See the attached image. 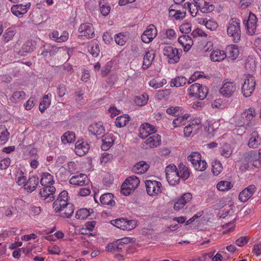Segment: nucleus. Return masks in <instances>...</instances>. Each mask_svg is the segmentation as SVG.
Returning <instances> with one entry per match:
<instances>
[{"label":"nucleus","mask_w":261,"mask_h":261,"mask_svg":"<svg viewBox=\"0 0 261 261\" xmlns=\"http://www.w3.org/2000/svg\"><path fill=\"white\" fill-rule=\"evenodd\" d=\"M243 23L249 34L253 35L255 34L257 27V18L254 14L250 12L247 19L244 20Z\"/></svg>","instance_id":"11"},{"label":"nucleus","mask_w":261,"mask_h":261,"mask_svg":"<svg viewBox=\"0 0 261 261\" xmlns=\"http://www.w3.org/2000/svg\"><path fill=\"white\" fill-rule=\"evenodd\" d=\"M148 99L149 96L147 94L144 93L135 96L134 101L137 105L139 106H143L147 103Z\"/></svg>","instance_id":"43"},{"label":"nucleus","mask_w":261,"mask_h":261,"mask_svg":"<svg viewBox=\"0 0 261 261\" xmlns=\"http://www.w3.org/2000/svg\"><path fill=\"white\" fill-rule=\"evenodd\" d=\"M201 154L197 152H192L188 156V160L191 162L193 166L201 160Z\"/></svg>","instance_id":"53"},{"label":"nucleus","mask_w":261,"mask_h":261,"mask_svg":"<svg viewBox=\"0 0 261 261\" xmlns=\"http://www.w3.org/2000/svg\"><path fill=\"white\" fill-rule=\"evenodd\" d=\"M38 184V177L37 176H33L26 181L25 184L24 185V187L25 190L28 192L31 193L35 190Z\"/></svg>","instance_id":"25"},{"label":"nucleus","mask_w":261,"mask_h":261,"mask_svg":"<svg viewBox=\"0 0 261 261\" xmlns=\"http://www.w3.org/2000/svg\"><path fill=\"white\" fill-rule=\"evenodd\" d=\"M88 51L93 57H97L100 52L98 44L96 42H92L88 46Z\"/></svg>","instance_id":"45"},{"label":"nucleus","mask_w":261,"mask_h":261,"mask_svg":"<svg viewBox=\"0 0 261 261\" xmlns=\"http://www.w3.org/2000/svg\"><path fill=\"white\" fill-rule=\"evenodd\" d=\"M51 97V94L50 93H48L43 97L39 106V109L41 112H43L50 106L51 100L49 98Z\"/></svg>","instance_id":"36"},{"label":"nucleus","mask_w":261,"mask_h":261,"mask_svg":"<svg viewBox=\"0 0 261 261\" xmlns=\"http://www.w3.org/2000/svg\"><path fill=\"white\" fill-rule=\"evenodd\" d=\"M40 181L43 186H51L54 183V177L49 173L43 172L41 174Z\"/></svg>","instance_id":"33"},{"label":"nucleus","mask_w":261,"mask_h":261,"mask_svg":"<svg viewBox=\"0 0 261 261\" xmlns=\"http://www.w3.org/2000/svg\"><path fill=\"white\" fill-rule=\"evenodd\" d=\"M90 145L86 141L79 140L75 144L74 151L76 154L83 156L88 152Z\"/></svg>","instance_id":"18"},{"label":"nucleus","mask_w":261,"mask_h":261,"mask_svg":"<svg viewBox=\"0 0 261 261\" xmlns=\"http://www.w3.org/2000/svg\"><path fill=\"white\" fill-rule=\"evenodd\" d=\"M256 187L254 185L248 186L242 191L239 196V200L242 202H246L255 193Z\"/></svg>","instance_id":"16"},{"label":"nucleus","mask_w":261,"mask_h":261,"mask_svg":"<svg viewBox=\"0 0 261 261\" xmlns=\"http://www.w3.org/2000/svg\"><path fill=\"white\" fill-rule=\"evenodd\" d=\"M79 32L81 36H84L87 39L93 38L95 35L93 25L90 23L81 24L79 28Z\"/></svg>","instance_id":"13"},{"label":"nucleus","mask_w":261,"mask_h":261,"mask_svg":"<svg viewBox=\"0 0 261 261\" xmlns=\"http://www.w3.org/2000/svg\"><path fill=\"white\" fill-rule=\"evenodd\" d=\"M10 133L4 125H0V141L6 143L9 139Z\"/></svg>","instance_id":"44"},{"label":"nucleus","mask_w":261,"mask_h":261,"mask_svg":"<svg viewBox=\"0 0 261 261\" xmlns=\"http://www.w3.org/2000/svg\"><path fill=\"white\" fill-rule=\"evenodd\" d=\"M187 82V79L184 76H177L171 80V87H179L185 85Z\"/></svg>","instance_id":"40"},{"label":"nucleus","mask_w":261,"mask_h":261,"mask_svg":"<svg viewBox=\"0 0 261 261\" xmlns=\"http://www.w3.org/2000/svg\"><path fill=\"white\" fill-rule=\"evenodd\" d=\"M232 184L226 180L219 181L217 185V188L220 191H225L230 190L232 187Z\"/></svg>","instance_id":"50"},{"label":"nucleus","mask_w":261,"mask_h":261,"mask_svg":"<svg viewBox=\"0 0 261 261\" xmlns=\"http://www.w3.org/2000/svg\"><path fill=\"white\" fill-rule=\"evenodd\" d=\"M88 131L91 134L98 138V136L102 135L105 133V129L102 122L99 121L91 123L88 127Z\"/></svg>","instance_id":"17"},{"label":"nucleus","mask_w":261,"mask_h":261,"mask_svg":"<svg viewBox=\"0 0 261 261\" xmlns=\"http://www.w3.org/2000/svg\"><path fill=\"white\" fill-rule=\"evenodd\" d=\"M36 48V42L32 40H28L24 42L18 52L19 55L26 56L29 53H31Z\"/></svg>","instance_id":"21"},{"label":"nucleus","mask_w":261,"mask_h":261,"mask_svg":"<svg viewBox=\"0 0 261 261\" xmlns=\"http://www.w3.org/2000/svg\"><path fill=\"white\" fill-rule=\"evenodd\" d=\"M30 6V3L27 4L25 5L22 4L14 5L11 7V10L14 15L20 17L27 12Z\"/></svg>","instance_id":"23"},{"label":"nucleus","mask_w":261,"mask_h":261,"mask_svg":"<svg viewBox=\"0 0 261 261\" xmlns=\"http://www.w3.org/2000/svg\"><path fill=\"white\" fill-rule=\"evenodd\" d=\"M25 98V93L22 91H15L10 98V100L13 103H17L21 101Z\"/></svg>","instance_id":"38"},{"label":"nucleus","mask_w":261,"mask_h":261,"mask_svg":"<svg viewBox=\"0 0 261 261\" xmlns=\"http://www.w3.org/2000/svg\"><path fill=\"white\" fill-rule=\"evenodd\" d=\"M100 201L103 205L113 206L115 204V200H114V196L112 193H110L102 195L100 197Z\"/></svg>","instance_id":"35"},{"label":"nucleus","mask_w":261,"mask_h":261,"mask_svg":"<svg viewBox=\"0 0 261 261\" xmlns=\"http://www.w3.org/2000/svg\"><path fill=\"white\" fill-rule=\"evenodd\" d=\"M228 51V58H231L232 60L235 59L238 56L239 51L237 47H230L227 48Z\"/></svg>","instance_id":"60"},{"label":"nucleus","mask_w":261,"mask_h":261,"mask_svg":"<svg viewBox=\"0 0 261 261\" xmlns=\"http://www.w3.org/2000/svg\"><path fill=\"white\" fill-rule=\"evenodd\" d=\"M161 136L156 134H153L148 138L145 141L146 148H152L159 146L161 144Z\"/></svg>","instance_id":"24"},{"label":"nucleus","mask_w":261,"mask_h":261,"mask_svg":"<svg viewBox=\"0 0 261 261\" xmlns=\"http://www.w3.org/2000/svg\"><path fill=\"white\" fill-rule=\"evenodd\" d=\"M74 205L72 203H69L64 208L59 211V215L63 218H69L71 217L74 212Z\"/></svg>","instance_id":"32"},{"label":"nucleus","mask_w":261,"mask_h":261,"mask_svg":"<svg viewBox=\"0 0 261 261\" xmlns=\"http://www.w3.org/2000/svg\"><path fill=\"white\" fill-rule=\"evenodd\" d=\"M194 7H196V11L199 10L203 13H209L215 9L213 4L210 3L209 0H193Z\"/></svg>","instance_id":"9"},{"label":"nucleus","mask_w":261,"mask_h":261,"mask_svg":"<svg viewBox=\"0 0 261 261\" xmlns=\"http://www.w3.org/2000/svg\"><path fill=\"white\" fill-rule=\"evenodd\" d=\"M99 4L100 7V11L102 15H108L109 14L111 10L110 6L107 4H102L101 2H99Z\"/></svg>","instance_id":"59"},{"label":"nucleus","mask_w":261,"mask_h":261,"mask_svg":"<svg viewBox=\"0 0 261 261\" xmlns=\"http://www.w3.org/2000/svg\"><path fill=\"white\" fill-rule=\"evenodd\" d=\"M130 117L128 115L118 116L115 121V124L118 127H122L126 125L129 121Z\"/></svg>","instance_id":"42"},{"label":"nucleus","mask_w":261,"mask_h":261,"mask_svg":"<svg viewBox=\"0 0 261 261\" xmlns=\"http://www.w3.org/2000/svg\"><path fill=\"white\" fill-rule=\"evenodd\" d=\"M236 90V86L233 82L224 81L222 87L220 89V93L226 97H230Z\"/></svg>","instance_id":"14"},{"label":"nucleus","mask_w":261,"mask_h":261,"mask_svg":"<svg viewBox=\"0 0 261 261\" xmlns=\"http://www.w3.org/2000/svg\"><path fill=\"white\" fill-rule=\"evenodd\" d=\"M226 57V53L224 50L219 49L213 50L210 55V59L212 62H221Z\"/></svg>","instance_id":"29"},{"label":"nucleus","mask_w":261,"mask_h":261,"mask_svg":"<svg viewBox=\"0 0 261 261\" xmlns=\"http://www.w3.org/2000/svg\"><path fill=\"white\" fill-rule=\"evenodd\" d=\"M191 97H194L200 99H204L208 94L207 88L198 83L192 85L188 89Z\"/></svg>","instance_id":"2"},{"label":"nucleus","mask_w":261,"mask_h":261,"mask_svg":"<svg viewBox=\"0 0 261 261\" xmlns=\"http://www.w3.org/2000/svg\"><path fill=\"white\" fill-rule=\"evenodd\" d=\"M178 42L184 47L185 51H188L192 46L193 43L192 38L186 35L180 36L178 39Z\"/></svg>","instance_id":"27"},{"label":"nucleus","mask_w":261,"mask_h":261,"mask_svg":"<svg viewBox=\"0 0 261 261\" xmlns=\"http://www.w3.org/2000/svg\"><path fill=\"white\" fill-rule=\"evenodd\" d=\"M243 158L245 160L249 163L253 162L252 165L256 167H258L260 166L254 163V162L258 160V155L256 152L254 151H251L248 152H246L244 154Z\"/></svg>","instance_id":"34"},{"label":"nucleus","mask_w":261,"mask_h":261,"mask_svg":"<svg viewBox=\"0 0 261 261\" xmlns=\"http://www.w3.org/2000/svg\"><path fill=\"white\" fill-rule=\"evenodd\" d=\"M75 139V136L73 132L68 131L64 134L61 137L62 142L64 144L71 143L74 141Z\"/></svg>","instance_id":"49"},{"label":"nucleus","mask_w":261,"mask_h":261,"mask_svg":"<svg viewBox=\"0 0 261 261\" xmlns=\"http://www.w3.org/2000/svg\"><path fill=\"white\" fill-rule=\"evenodd\" d=\"M88 179L87 176L83 173L73 176L69 179V183L71 185H74L77 186H83L88 184Z\"/></svg>","instance_id":"22"},{"label":"nucleus","mask_w":261,"mask_h":261,"mask_svg":"<svg viewBox=\"0 0 261 261\" xmlns=\"http://www.w3.org/2000/svg\"><path fill=\"white\" fill-rule=\"evenodd\" d=\"M232 153V150L230 146L228 144L223 145L220 150V154L222 156L228 158L231 156Z\"/></svg>","instance_id":"52"},{"label":"nucleus","mask_w":261,"mask_h":261,"mask_svg":"<svg viewBox=\"0 0 261 261\" xmlns=\"http://www.w3.org/2000/svg\"><path fill=\"white\" fill-rule=\"evenodd\" d=\"M212 171L214 175H219L223 170V166L218 160H215L212 163Z\"/></svg>","instance_id":"47"},{"label":"nucleus","mask_w":261,"mask_h":261,"mask_svg":"<svg viewBox=\"0 0 261 261\" xmlns=\"http://www.w3.org/2000/svg\"><path fill=\"white\" fill-rule=\"evenodd\" d=\"M182 110V109L180 107H171L167 109L166 112L168 114L175 116H178L180 114H181Z\"/></svg>","instance_id":"54"},{"label":"nucleus","mask_w":261,"mask_h":261,"mask_svg":"<svg viewBox=\"0 0 261 261\" xmlns=\"http://www.w3.org/2000/svg\"><path fill=\"white\" fill-rule=\"evenodd\" d=\"M50 38L53 40H54L57 42H62L66 41L69 36V34L67 32L64 31L62 34L59 35V33L57 31H54L50 35Z\"/></svg>","instance_id":"30"},{"label":"nucleus","mask_w":261,"mask_h":261,"mask_svg":"<svg viewBox=\"0 0 261 261\" xmlns=\"http://www.w3.org/2000/svg\"><path fill=\"white\" fill-rule=\"evenodd\" d=\"M125 182L131 187L132 189L135 190L138 187L140 184V180L138 177L135 175H133L127 177L125 180Z\"/></svg>","instance_id":"41"},{"label":"nucleus","mask_w":261,"mask_h":261,"mask_svg":"<svg viewBox=\"0 0 261 261\" xmlns=\"http://www.w3.org/2000/svg\"><path fill=\"white\" fill-rule=\"evenodd\" d=\"M69 174H72L76 171V164L75 162L71 161L68 163L66 168H63Z\"/></svg>","instance_id":"62"},{"label":"nucleus","mask_w":261,"mask_h":261,"mask_svg":"<svg viewBox=\"0 0 261 261\" xmlns=\"http://www.w3.org/2000/svg\"><path fill=\"white\" fill-rule=\"evenodd\" d=\"M123 248L117 240L112 243L109 244L106 247V250L109 252H120Z\"/></svg>","instance_id":"46"},{"label":"nucleus","mask_w":261,"mask_h":261,"mask_svg":"<svg viewBox=\"0 0 261 261\" xmlns=\"http://www.w3.org/2000/svg\"><path fill=\"white\" fill-rule=\"evenodd\" d=\"M68 175L69 174L66 172V170L63 168L60 169L59 171L56 173V176L61 181L66 180L68 178Z\"/></svg>","instance_id":"61"},{"label":"nucleus","mask_w":261,"mask_h":261,"mask_svg":"<svg viewBox=\"0 0 261 261\" xmlns=\"http://www.w3.org/2000/svg\"><path fill=\"white\" fill-rule=\"evenodd\" d=\"M16 34V31L14 30H7L6 32L3 35L4 41L5 43H8L11 40Z\"/></svg>","instance_id":"58"},{"label":"nucleus","mask_w":261,"mask_h":261,"mask_svg":"<svg viewBox=\"0 0 261 261\" xmlns=\"http://www.w3.org/2000/svg\"><path fill=\"white\" fill-rule=\"evenodd\" d=\"M155 55V51L153 49L145 51L142 66L143 69H147L150 66L154 59Z\"/></svg>","instance_id":"20"},{"label":"nucleus","mask_w":261,"mask_h":261,"mask_svg":"<svg viewBox=\"0 0 261 261\" xmlns=\"http://www.w3.org/2000/svg\"><path fill=\"white\" fill-rule=\"evenodd\" d=\"M149 167V165L145 161H141L134 165L132 170L135 173L142 174L147 171Z\"/></svg>","instance_id":"26"},{"label":"nucleus","mask_w":261,"mask_h":261,"mask_svg":"<svg viewBox=\"0 0 261 261\" xmlns=\"http://www.w3.org/2000/svg\"><path fill=\"white\" fill-rule=\"evenodd\" d=\"M178 168L180 178H181L184 180L187 179L190 174L189 168L181 163L179 165Z\"/></svg>","instance_id":"39"},{"label":"nucleus","mask_w":261,"mask_h":261,"mask_svg":"<svg viewBox=\"0 0 261 261\" xmlns=\"http://www.w3.org/2000/svg\"><path fill=\"white\" fill-rule=\"evenodd\" d=\"M166 178L170 185L178 184L180 180L179 173L174 165H169L165 169Z\"/></svg>","instance_id":"5"},{"label":"nucleus","mask_w":261,"mask_h":261,"mask_svg":"<svg viewBox=\"0 0 261 261\" xmlns=\"http://www.w3.org/2000/svg\"><path fill=\"white\" fill-rule=\"evenodd\" d=\"M163 54L168 60L170 64H175L179 61L182 50L171 46H166L163 49Z\"/></svg>","instance_id":"4"},{"label":"nucleus","mask_w":261,"mask_h":261,"mask_svg":"<svg viewBox=\"0 0 261 261\" xmlns=\"http://www.w3.org/2000/svg\"><path fill=\"white\" fill-rule=\"evenodd\" d=\"M227 35L231 37L234 43H238L240 40L241 31L240 21L236 18H231L227 23Z\"/></svg>","instance_id":"1"},{"label":"nucleus","mask_w":261,"mask_h":261,"mask_svg":"<svg viewBox=\"0 0 261 261\" xmlns=\"http://www.w3.org/2000/svg\"><path fill=\"white\" fill-rule=\"evenodd\" d=\"M102 141V144L101 148L103 150H107L113 146L114 141L112 134L103 135Z\"/></svg>","instance_id":"31"},{"label":"nucleus","mask_w":261,"mask_h":261,"mask_svg":"<svg viewBox=\"0 0 261 261\" xmlns=\"http://www.w3.org/2000/svg\"><path fill=\"white\" fill-rule=\"evenodd\" d=\"M255 85L256 82L254 76L250 74L246 75L242 86V93L244 96H250L254 91Z\"/></svg>","instance_id":"3"},{"label":"nucleus","mask_w":261,"mask_h":261,"mask_svg":"<svg viewBox=\"0 0 261 261\" xmlns=\"http://www.w3.org/2000/svg\"><path fill=\"white\" fill-rule=\"evenodd\" d=\"M195 170L198 171H204L207 168V163L204 160H200L198 163L195 164L193 166Z\"/></svg>","instance_id":"64"},{"label":"nucleus","mask_w":261,"mask_h":261,"mask_svg":"<svg viewBox=\"0 0 261 261\" xmlns=\"http://www.w3.org/2000/svg\"><path fill=\"white\" fill-rule=\"evenodd\" d=\"M156 130V128L155 126L148 123H144L140 127V137L143 139L147 138L149 135L155 134Z\"/></svg>","instance_id":"15"},{"label":"nucleus","mask_w":261,"mask_h":261,"mask_svg":"<svg viewBox=\"0 0 261 261\" xmlns=\"http://www.w3.org/2000/svg\"><path fill=\"white\" fill-rule=\"evenodd\" d=\"M27 178L24 175L22 171H19L16 175V181L19 186L23 185L25 184Z\"/></svg>","instance_id":"56"},{"label":"nucleus","mask_w":261,"mask_h":261,"mask_svg":"<svg viewBox=\"0 0 261 261\" xmlns=\"http://www.w3.org/2000/svg\"><path fill=\"white\" fill-rule=\"evenodd\" d=\"M201 120L199 118L192 120L190 123L184 128V134L186 137L194 136L197 133L201 127Z\"/></svg>","instance_id":"8"},{"label":"nucleus","mask_w":261,"mask_h":261,"mask_svg":"<svg viewBox=\"0 0 261 261\" xmlns=\"http://www.w3.org/2000/svg\"><path fill=\"white\" fill-rule=\"evenodd\" d=\"M256 112L253 108L245 110L241 114V120L246 128L252 127L256 124L255 117Z\"/></svg>","instance_id":"6"},{"label":"nucleus","mask_w":261,"mask_h":261,"mask_svg":"<svg viewBox=\"0 0 261 261\" xmlns=\"http://www.w3.org/2000/svg\"><path fill=\"white\" fill-rule=\"evenodd\" d=\"M192 198V195L190 193H184L175 203L174 209L176 211L181 210L191 200Z\"/></svg>","instance_id":"19"},{"label":"nucleus","mask_w":261,"mask_h":261,"mask_svg":"<svg viewBox=\"0 0 261 261\" xmlns=\"http://www.w3.org/2000/svg\"><path fill=\"white\" fill-rule=\"evenodd\" d=\"M157 30L153 24H150L141 35L142 41L145 43H150L156 36Z\"/></svg>","instance_id":"12"},{"label":"nucleus","mask_w":261,"mask_h":261,"mask_svg":"<svg viewBox=\"0 0 261 261\" xmlns=\"http://www.w3.org/2000/svg\"><path fill=\"white\" fill-rule=\"evenodd\" d=\"M261 144V138L257 132L253 131L251 134L248 141V146L251 148H257Z\"/></svg>","instance_id":"28"},{"label":"nucleus","mask_w":261,"mask_h":261,"mask_svg":"<svg viewBox=\"0 0 261 261\" xmlns=\"http://www.w3.org/2000/svg\"><path fill=\"white\" fill-rule=\"evenodd\" d=\"M69 202L68 201L59 200L57 199L53 203V208L55 211L56 213H58L59 211H61L63 208H64L65 206H67Z\"/></svg>","instance_id":"51"},{"label":"nucleus","mask_w":261,"mask_h":261,"mask_svg":"<svg viewBox=\"0 0 261 261\" xmlns=\"http://www.w3.org/2000/svg\"><path fill=\"white\" fill-rule=\"evenodd\" d=\"M145 184L147 193L149 196H155L162 192V185L160 181L146 180Z\"/></svg>","instance_id":"7"},{"label":"nucleus","mask_w":261,"mask_h":261,"mask_svg":"<svg viewBox=\"0 0 261 261\" xmlns=\"http://www.w3.org/2000/svg\"><path fill=\"white\" fill-rule=\"evenodd\" d=\"M122 230L129 231L134 229L137 226V221L135 220H126Z\"/></svg>","instance_id":"55"},{"label":"nucleus","mask_w":261,"mask_h":261,"mask_svg":"<svg viewBox=\"0 0 261 261\" xmlns=\"http://www.w3.org/2000/svg\"><path fill=\"white\" fill-rule=\"evenodd\" d=\"M135 190L132 189L130 187H129L126 182H124L121 187V193L125 195L128 196L131 193H132Z\"/></svg>","instance_id":"57"},{"label":"nucleus","mask_w":261,"mask_h":261,"mask_svg":"<svg viewBox=\"0 0 261 261\" xmlns=\"http://www.w3.org/2000/svg\"><path fill=\"white\" fill-rule=\"evenodd\" d=\"M218 27L217 22L213 19H209L207 23H206V28L211 31H215Z\"/></svg>","instance_id":"63"},{"label":"nucleus","mask_w":261,"mask_h":261,"mask_svg":"<svg viewBox=\"0 0 261 261\" xmlns=\"http://www.w3.org/2000/svg\"><path fill=\"white\" fill-rule=\"evenodd\" d=\"M56 191L54 186H44L40 189L39 195L45 203H49L55 199L54 194Z\"/></svg>","instance_id":"10"},{"label":"nucleus","mask_w":261,"mask_h":261,"mask_svg":"<svg viewBox=\"0 0 261 261\" xmlns=\"http://www.w3.org/2000/svg\"><path fill=\"white\" fill-rule=\"evenodd\" d=\"M128 40V36L124 33H120L115 36V41L119 45L122 46Z\"/></svg>","instance_id":"48"},{"label":"nucleus","mask_w":261,"mask_h":261,"mask_svg":"<svg viewBox=\"0 0 261 261\" xmlns=\"http://www.w3.org/2000/svg\"><path fill=\"white\" fill-rule=\"evenodd\" d=\"M92 212V209L81 208L76 211L75 218L78 220H85Z\"/></svg>","instance_id":"37"}]
</instances>
